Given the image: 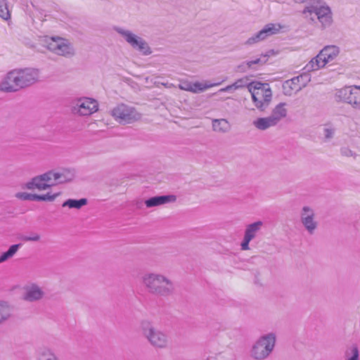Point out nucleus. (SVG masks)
<instances>
[{"instance_id":"nucleus-1","label":"nucleus","mask_w":360,"mask_h":360,"mask_svg":"<svg viewBox=\"0 0 360 360\" xmlns=\"http://www.w3.org/2000/svg\"><path fill=\"white\" fill-rule=\"evenodd\" d=\"M38 79L37 69H15L7 73L0 84V90L4 92H16L34 84Z\"/></svg>"},{"instance_id":"nucleus-2","label":"nucleus","mask_w":360,"mask_h":360,"mask_svg":"<svg viewBox=\"0 0 360 360\" xmlns=\"http://www.w3.org/2000/svg\"><path fill=\"white\" fill-rule=\"evenodd\" d=\"M143 283L149 293L157 296L167 297L174 290L172 282L161 274H146L143 276Z\"/></svg>"},{"instance_id":"nucleus-3","label":"nucleus","mask_w":360,"mask_h":360,"mask_svg":"<svg viewBox=\"0 0 360 360\" xmlns=\"http://www.w3.org/2000/svg\"><path fill=\"white\" fill-rule=\"evenodd\" d=\"M276 345V335L270 333L261 336L251 349V356L256 360L266 359L274 350Z\"/></svg>"},{"instance_id":"nucleus-4","label":"nucleus","mask_w":360,"mask_h":360,"mask_svg":"<svg viewBox=\"0 0 360 360\" xmlns=\"http://www.w3.org/2000/svg\"><path fill=\"white\" fill-rule=\"evenodd\" d=\"M143 335L155 347L165 348L168 343V337L165 333L156 329L153 323L147 320L141 322Z\"/></svg>"},{"instance_id":"nucleus-5","label":"nucleus","mask_w":360,"mask_h":360,"mask_svg":"<svg viewBox=\"0 0 360 360\" xmlns=\"http://www.w3.org/2000/svg\"><path fill=\"white\" fill-rule=\"evenodd\" d=\"M115 30L123 37L134 49L139 51L143 55L148 56L152 53L148 43L141 37L136 36L129 30H126L119 27H115Z\"/></svg>"},{"instance_id":"nucleus-6","label":"nucleus","mask_w":360,"mask_h":360,"mask_svg":"<svg viewBox=\"0 0 360 360\" xmlns=\"http://www.w3.org/2000/svg\"><path fill=\"white\" fill-rule=\"evenodd\" d=\"M112 115L120 124L132 123L140 119V114L134 108L124 104L118 105L112 110Z\"/></svg>"},{"instance_id":"nucleus-7","label":"nucleus","mask_w":360,"mask_h":360,"mask_svg":"<svg viewBox=\"0 0 360 360\" xmlns=\"http://www.w3.org/2000/svg\"><path fill=\"white\" fill-rule=\"evenodd\" d=\"M338 101H343L351 104L356 108L360 104V86H345L335 94Z\"/></svg>"},{"instance_id":"nucleus-8","label":"nucleus","mask_w":360,"mask_h":360,"mask_svg":"<svg viewBox=\"0 0 360 360\" xmlns=\"http://www.w3.org/2000/svg\"><path fill=\"white\" fill-rule=\"evenodd\" d=\"M319 4V6H311L308 8V12L314 13L318 20L321 23V27L326 29L331 25L333 22L332 12L329 6H321V0H313Z\"/></svg>"},{"instance_id":"nucleus-9","label":"nucleus","mask_w":360,"mask_h":360,"mask_svg":"<svg viewBox=\"0 0 360 360\" xmlns=\"http://www.w3.org/2000/svg\"><path fill=\"white\" fill-rule=\"evenodd\" d=\"M310 80L311 77L308 73H303L291 79L286 80L283 84V89L285 90L284 94L285 95H290L292 91L295 89L297 91H300L307 86Z\"/></svg>"},{"instance_id":"nucleus-10","label":"nucleus","mask_w":360,"mask_h":360,"mask_svg":"<svg viewBox=\"0 0 360 360\" xmlns=\"http://www.w3.org/2000/svg\"><path fill=\"white\" fill-rule=\"evenodd\" d=\"M281 27L278 25L276 27L275 24L269 23L264 26L263 29L255 34L252 37H250L246 41L245 44L252 45L260 41L264 40L268 37L278 33Z\"/></svg>"},{"instance_id":"nucleus-11","label":"nucleus","mask_w":360,"mask_h":360,"mask_svg":"<svg viewBox=\"0 0 360 360\" xmlns=\"http://www.w3.org/2000/svg\"><path fill=\"white\" fill-rule=\"evenodd\" d=\"M314 212L311 207L308 206L302 207L300 216L301 221L307 232L311 235L314 233L318 226L317 222L314 219Z\"/></svg>"},{"instance_id":"nucleus-12","label":"nucleus","mask_w":360,"mask_h":360,"mask_svg":"<svg viewBox=\"0 0 360 360\" xmlns=\"http://www.w3.org/2000/svg\"><path fill=\"white\" fill-rule=\"evenodd\" d=\"M262 91H264V94H262L263 100L259 99L255 92H252V100L255 107L259 111L264 112L271 103L272 92L269 86L267 87L265 86Z\"/></svg>"},{"instance_id":"nucleus-13","label":"nucleus","mask_w":360,"mask_h":360,"mask_svg":"<svg viewBox=\"0 0 360 360\" xmlns=\"http://www.w3.org/2000/svg\"><path fill=\"white\" fill-rule=\"evenodd\" d=\"M176 196L174 195H155L146 199L144 204L148 208L157 207L169 202H175Z\"/></svg>"},{"instance_id":"nucleus-14","label":"nucleus","mask_w":360,"mask_h":360,"mask_svg":"<svg viewBox=\"0 0 360 360\" xmlns=\"http://www.w3.org/2000/svg\"><path fill=\"white\" fill-rule=\"evenodd\" d=\"M78 112L80 115H91L98 110V103L92 98H86L78 104Z\"/></svg>"},{"instance_id":"nucleus-15","label":"nucleus","mask_w":360,"mask_h":360,"mask_svg":"<svg viewBox=\"0 0 360 360\" xmlns=\"http://www.w3.org/2000/svg\"><path fill=\"white\" fill-rule=\"evenodd\" d=\"M340 53V49L335 45L326 46L320 51V57L323 58L324 63L333 60Z\"/></svg>"},{"instance_id":"nucleus-16","label":"nucleus","mask_w":360,"mask_h":360,"mask_svg":"<svg viewBox=\"0 0 360 360\" xmlns=\"http://www.w3.org/2000/svg\"><path fill=\"white\" fill-rule=\"evenodd\" d=\"M44 292L36 285H32L27 289L24 295V300L29 302L37 301L42 298Z\"/></svg>"},{"instance_id":"nucleus-17","label":"nucleus","mask_w":360,"mask_h":360,"mask_svg":"<svg viewBox=\"0 0 360 360\" xmlns=\"http://www.w3.org/2000/svg\"><path fill=\"white\" fill-rule=\"evenodd\" d=\"M285 103H280L272 110L270 117L274 120L277 124L278 122L287 115V110L284 108Z\"/></svg>"},{"instance_id":"nucleus-18","label":"nucleus","mask_w":360,"mask_h":360,"mask_svg":"<svg viewBox=\"0 0 360 360\" xmlns=\"http://www.w3.org/2000/svg\"><path fill=\"white\" fill-rule=\"evenodd\" d=\"M253 125L259 130H266L271 127L276 126V124L274 119H271L270 116L267 117H259L253 121Z\"/></svg>"},{"instance_id":"nucleus-19","label":"nucleus","mask_w":360,"mask_h":360,"mask_svg":"<svg viewBox=\"0 0 360 360\" xmlns=\"http://www.w3.org/2000/svg\"><path fill=\"white\" fill-rule=\"evenodd\" d=\"M88 200L85 198H80V199H72L69 198L64 201L62 204V207H68L70 209H77L79 210L83 206L87 205Z\"/></svg>"},{"instance_id":"nucleus-20","label":"nucleus","mask_w":360,"mask_h":360,"mask_svg":"<svg viewBox=\"0 0 360 360\" xmlns=\"http://www.w3.org/2000/svg\"><path fill=\"white\" fill-rule=\"evenodd\" d=\"M326 63L323 62V58L320 57V53L314 58H313L309 63L305 66L304 70L307 72L319 70L323 68Z\"/></svg>"},{"instance_id":"nucleus-21","label":"nucleus","mask_w":360,"mask_h":360,"mask_svg":"<svg viewBox=\"0 0 360 360\" xmlns=\"http://www.w3.org/2000/svg\"><path fill=\"white\" fill-rule=\"evenodd\" d=\"M262 224V221H257L248 225L245 231L244 236L248 239L252 240L255 237L256 233L261 229Z\"/></svg>"},{"instance_id":"nucleus-22","label":"nucleus","mask_w":360,"mask_h":360,"mask_svg":"<svg viewBox=\"0 0 360 360\" xmlns=\"http://www.w3.org/2000/svg\"><path fill=\"white\" fill-rule=\"evenodd\" d=\"M212 128L215 131L225 133L229 130L230 125L225 119L214 120L212 122Z\"/></svg>"},{"instance_id":"nucleus-23","label":"nucleus","mask_w":360,"mask_h":360,"mask_svg":"<svg viewBox=\"0 0 360 360\" xmlns=\"http://www.w3.org/2000/svg\"><path fill=\"white\" fill-rule=\"evenodd\" d=\"M58 39L60 40L59 45L56 46L57 50L56 51V53L60 56H68V55H72V49L71 46L65 43L64 41L60 38L58 37Z\"/></svg>"},{"instance_id":"nucleus-24","label":"nucleus","mask_w":360,"mask_h":360,"mask_svg":"<svg viewBox=\"0 0 360 360\" xmlns=\"http://www.w3.org/2000/svg\"><path fill=\"white\" fill-rule=\"evenodd\" d=\"M346 360H359V351L356 345H352L345 351Z\"/></svg>"},{"instance_id":"nucleus-25","label":"nucleus","mask_w":360,"mask_h":360,"mask_svg":"<svg viewBox=\"0 0 360 360\" xmlns=\"http://www.w3.org/2000/svg\"><path fill=\"white\" fill-rule=\"evenodd\" d=\"M60 193H56L51 194V193H47L43 195H38L34 193V201H53L58 196H59Z\"/></svg>"},{"instance_id":"nucleus-26","label":"nucleus","mask_w":360,"mask_h":360,"mask_svg":"<svg viewBox=\"0 0 360 360\" xmlns=\"http://www.w3.org/2000/svg\"><path fill=\"white\" fill-rule=\"evenodd\" d=\"M220 84H221V82H218V83H215V84H212V83L202 84V83L197 82H195L193 84V90H195V91H192V92H193V93L202 92L210 87H212V86H217V85H219Z\"/></svg>"},{"instance_id":"nucleus-27","label":"nucleus","mask_w":360,"mask_h":360,"mask_svg":"<svg viewBox=\"0 0 360 360\" xmlns=\"http://www.w3.org/2000/svg\"><path fill=\"white\" fill-rule=\"evenodd\" d=\"M43 181L39 179V175L33 177L30 181L27 182L23 188H27L28 190H34L35 188L39 190V185H41L43 184Z\"/></svg>"},{"instance_id":"nucleus-28","label":"nucleus","mask_w":360,"mask_h":360,"mask_svg":"<svg viewBox=\"0 0 360 360\" xmlns=\"http://www.w3.org/2000/svg\"><path fill=\"white\" fill-rule=\"evenodd\" d=\"M0 17L5 20L11 19V13L8 8L6 0H0Z\"/></svg>"},{"instance_id":"nucleus-29","label":"nucleus","mask_w":360,"mask_h":360,"mask_svg":"<svg viewBox=\"0 0 360 360\" xmlns=\"http://www.w3.org/2000/svg\"><path fill=\"white\" fill-rule=\"evenodd\" d=\"M11 314L10 308L7 305L0 303V324L8 319Z\"/></svg>"},{"instance_id":"nucleus-30","label":"nucleus","mask_w":360,"mask_h":360,"mask_svg":"<svg viewBox=\"0 0 360 360\" xmlns=\"http://www.w3.org/2000/svg\"><path fill=\"white\" fill-rule=\"evenodd\" d=\"M75 177V171L73 169H65L61 172L60 183H66L71 181Z\"/></svg>"},{"instance_id":"nucleus-31","label":"nucleus","mask_w":360,"mask_h":360,"mask_svg":"<svg viewBox=\"0 0 360 360\" xmlns=\"http://www.w3.org/2000/svg\"><path fill=\"white\" fill-rule=\"evenodd\" d=\"M269 84L262 83L257 81H254L248 84V89L249 91L252 94V92H255V90H262L265 86H268Z\"/></svg>"},{"instance_id":"nucleus-32","label":"nucleus","mask_w":360,"mask_h":360,"mask_svg":"<svg viewBox=\"0 0 360 360\" xmlns=\"http://www.w3.org/2000/svg\"><path fill=\"white\" fill-rule=\"evenodd\" d=\"M38 360H58L56 356L50 350L46 349L39 355Z\"/></svg>"},{"instance_id":"nucleus-33","label":"nucleus","mask_w":360,"mask_h":360,"mask_svg":"<svg viewBox=\"0 0 360 360\" xmlns=\"http://www.w3.org/2000/svg\"><path fill=\"white\" fill-rule=\"evenodd\" d=\"M15 196L22 200H32L34 201V193H28L26 192H18L15 193Z\"/></svg>"},{"instance_id":"nucleus-34","label":"nucleus","mask_w":360,"mask_h":360,"mask_svg":"<svg viewBox=\"0 0 360 360\" xmlns=\"http://www.w3.org/2000/svg\"><path fill=\"white\" fill-rule=\"evenodd\" d=\"M248 78H241L238 80H236L233 84V86H234V89H238L243 87H248V85L249 83H248Z\"/></svg>"},{"instance_id":"nucleus-35","label":"nucleus","mask_w":360,"mask_h":360,"mask_svg":"<svg viewBox=\"0 0 360 360\" xmlns=\"http://www.w3.org/2000/svg\"><path fill=\"white\" fill-rule=\"evenodd\" d=\"M60 40L57 39V40L55 38H51V41L49 42L47 44V49L50 51L56 53L58 48H56L57 45H59Z\"/></svg>"},{"instance_id":"nucleus-36","label":"nucleus","mask_w":360,"mask_h":360,"mask_svg":"<svg viewBox=\"0 0 360 360\" xmlns=\"http://www.w3.org/2000/svg\"><path fill=\"white\" fill-rule=\"evenodd\" d=\"M20 239L23 241H38L40 239V236L38 233H33L30 236H22Z\"/></svg>"},{"instance_id":"nucleus-37","label":"nucleus","mask_w":360,"mask_h":360,"mask_svg":"<svg viewBox=\"0 0 360 360\" xmlns=\"http://www.w3.org/2000/svg\"><path fill=\"white\" fill-rule=\"evenodd\" d=\"M52 174H53L52 170L48 171V172H45L44 174L39 175V179H41L44 182L48 183L49 181H50L52 179Z\"/></svg>"},{"instance_id":"nucleus-38","label":"nucleus","mask_w":360,"mask_h":360,"mask_svg":"<svg viewBox=\"0 0 360 360\" xmlns=\"http://www.w3.org/2000/svg\"><path fill=\"white\" fill-rule=\"evenodd\" d=\"M13 256L14 255L8 250L2 252L0 255V264L7 261Z\"/></svg>"},{"instance_id":"nucleus-39","label":"nucleus","mask_w":360,"mask_h":360,"mask_svg":"<svg viewBox=\"0 0 360 360\" xmlns=\"http://www.w3.org/2000/svg\"><path fill=\"white\" fill-rule=\"evenodd\" d=\"M13 256L14 255L8 250L2 252L0 255V264L7 261Z\"/></svg>"},{"instance_id":"nucleus-40","label":"nucleus","mask_w":360,"mask_h":360,"mask_svg":"<svg viewBox=\"0 0 360 360\" xmlns=\"http://www.w3.org/2000/svg\"><path fill=\"white\" fill-rule=\"evenodd\" d=\"M323 132L325 139L329 140L333 137L335 129L333 128H325Z\"/></svg>"},{"instance_id":"nucleus-41","label":"nucleus","mask_w":360,"mask_h":360,"mask_svg":"<svg viewBox=\"0 0 360 360\" xmlns=\"http://www.w3.org/2000/svg\"><path fill=\"white\" fill-rule=\"evenodd\" d=\"M341 155L345 157L355 156V153L347 147H342L340 149Z\"/></svg>"},{"instance_id":"nucleus-42","label":"nucleus","mask_w":360,"mask_h":360,"mask_svg":"<svg viewBox=\"0 0 360 360\" xmlns=\"http://www.w3.org/2000/svg\"><path fill=\"white\" fill-rule=\"evenodd\" d=\"M193 84L191 82H184L179 85L181 89L188 91L192 92L193 90Z\"/></svg>"},{"instance_id":"nucleus-43","label":"nucleus","mask_w":360,"mask_h":360,"mask_svg":"<svg viewBox=\"0 0 360 360\" xmlns=\"http://www.w3.org/2000/svg\"><path fill=\"white\" fill-rule=\"evenodd\" d=\"M252 240L251 239H248V238L245 237L243 238V241L241 242V244H240V246H241V250H249V243Z\"/></svg>"},{"instance_id":"nucleus-44","label":"nucleus","mask_w":360,"mask_h":360,"mask_svg":"<svg viewBox=\"0 0 360 360\" xmlns=\"http://www.w3.org/2000/svg\"><path fill=\"white\" fill-rule=\"evenodd\" d=\"M262 58L263 57L262 56L261 58H257L255 60H252L251 63L252 64H254V65H263L266 63L267 59L266 58L265 59L264 58Z\"/></svg>"},{"instance_id":"nucleus-45","label":"nucleus","mask_w":360,"mask_h":360,"mask_svg":"<svg viewBox=\"0 0 360 360\" xmlns=\"http://www.w3.org/2000/svg\"><path fill=\"white\" fill-rule=\"evenodd\" d=\"M22 243L13 244L8 248V250L12 252L13 255H15L18 252V250L22 247Z\"/></svg>"},{"instance_id":"nucleus-46","label":"nucleus","mask_w":360,"mask_h":360,"mask_svg":"<svg viewBox=\"0 0 360 360\" xmlns=\"http://www.w3.org/2000/svg\"><path fill=\"white\" fill-rule=\"evenodd\" d=\"M236 71L239 72H245L246 71H248L245 63L243 62L241 64L238 65L236 67Z\"/></svg>"},{"instance_id":"nucleus-47","label":"nucleus","mask_w":360,"mask_h":360,"mask_svg":"<svg viewBox=\"0 0 360 360\" xmlns=\"http://www.w3.org/2000/svg\"><path fill=\"white\" fill-rule=\"evenodd\" d=\"M52 177H53V179L57 181L56 184H61L60 181L62 179L61 178V172H54L53 171Z\"/></svg>"},{"instance_id":"nucleus-48","label":"nucleus","mask_w":360,"mask_h":360,"mask_svg":"<svg viewBox=\"0 0 360 360\" xmlns=\"http://www.w3.org/2000/svg\"><path fill=\"white\" fill-rule=\"evenodd\" d=\"M55 184H49V183H46V182H43V184L41 185H39V191H44V190H46L48 188H50L51 187H52Z\"/></svg>"},{"instance_id":"nucleus-49","label":"nucleus","mask_w":360,"mask_h":360,"mask_svg":"<svg viewBox=\"0 0 360 360\" xmlns=\"http://www.w3.org/2000/svg\"><path fill=\"white\" fill-rule=\"evenodd\" d=\"M275 54V51L274 49H271V50H269L268 51H266V53L264 55H262V56L263 58H264L265 59H268L269 57H270L271 56H273Z\"/></svg>"},{"instance_id":"nucleus-50","label":"nucleus","mask_w":360,"mask_h":360,"mask_svg":"<svg viewBox=\"0 0 360 360\" xmlns=\"http://www.w3.org/2000/svg\"><path fill=\"white\" fill-rule=\"evenodd\" d=\"M246 67L248 70H256V68L254 67V64L251 63V60L249 61H245Z\"/></svg>"},{"instance_id":"nucleus-51","label":"nucleus","mask_w":360,"mask_h":360,"mask_svg":"<svg viewBox=\"0 0 360 360\" xmlns=\"http://www.w3.org/2000/svg\"><path fill=\"white\" fill-rule=\"evenodd\" d=\"M232 89H234V86H233V84L229 85V86H226L225 88L221 89L219 90V91H221V92L229 91L232 90Z\"/></svg>"},{"instance_id":"nucleus-52","label":"nucleus","mask_w":360,"mask_h":360,"mask_svg":"<svg viewBox=\"0 0 360 360\" xmlns=\"http://www.w3.org/2000/svg\"><path fill=\"white\" fill-rule=\"evenodd\" d=\"M142 205H143L142 201H137L136 203V206L137 208H141Z\"/></svg>"},{"instance_id":"nucleus-53","label":"nucleus","mask_w":360,"mask_h":360,"mask_svg":"<svg viewBox=\"0 0 360 360\" xmlns=\"http://www.w3.org/2000/svg\"><path fill=\"white\" fill-rule=\"evenodd\" d=\"M304 0H295V1H300V2H302Z\"/></svg>"}]
</instances>
